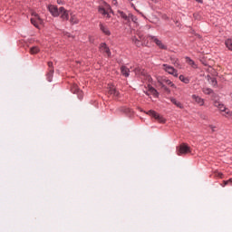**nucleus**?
<instances>
[{
	"instance_id": "obj_9",
	"label": "nucleus",
	"mask_w": 232,
	"mask_h": 232,
	"mask_svg": "<svg viewBox=\"0 0 232 232\" xmlns=\"http://www.w3.org/2000/svg\"><path fill=\"white\" fill-rule=\"evenodd\" d=\"M100 51L102 52V53H105L107 57H111V52H110V48L108 47V45H106V44H101Z\"/></svg>"
},
{
	"instance_id": "obj_10",
	"label": "nucleus",
	"mask_w": 232,
	"mask_h": 232,
	"mask_svg": "<svg viewBox=\"0 0 232 232\" xmlns=\"http://www.w3.org/2000/svg\"><path fill=\"white\" fill-rule=\"evenodd\" d=\"M48 10L53 17H59V8H57L56 5H49Z\"/></svg>"
},
{
	"instance_id": "obj_18",
	"label": "nucleus",
	"mask_w": 232,
	"mask_h": 232,
	"mask_svg": "<svg viewBox=\"0 0 232 232\" xmlns=\"http://www.w3.org/2000/svg\"><path fill=\"white\" fill-rule=\"evenodd\" d=\"M170 102H172V104H175V106H177V108H179L180 110H182L184 108V105H182V103L179 101H177V99L175 98H171Z\"/></svg>"
},
{
	"instance_id": "obj_28",
	"label": "nucleus",
	"mask_w": 232,
	"mask_h": 232,
	"mask_svg": "<svg viewBox=\"0 0 232 232\" xmlns=\"http://www.w3.org/2000/svg\"><path fill=\"white\" fill-rule=\"evenodd\" d=\"M127 21H132V23H137V16L133 15L132 14H129Z\"/></svg>"
},
{
	"instance_id": "obj_39",
	"label": "nucleus",
	"mask_w": 232,
	"mask_h": 232,
	"mask_svg": "<svg viewBox=\"0 0 232 232\" xmlns=\"http://www.w3.org/2000/svg\"><path fill=\"white\" fill-rule=\"evenodd\" d=\"M196 2L202 4V3H204V0H196Z\"/></svg>"
},
{
	"instance_id": "obj_12",
	"label": "nucleus",
	"mask_w": 232,
	"mask_h": 232,
	"mask_svg": "<svg viewBox=\"0 0 232 232\" xmlns=\"http://www.w3.org/2000/svg\"><path fill=\"white\" fill-rule=\"evenodd\" d=\"M121 73L123 75V77H130V68L122 65L121 67Z\"/></svg>"
},
{
	"instance_id": "obj_20",
	"label": "nucleus",
	"mask_w": 232,
	"mask_h": 232,
	"mask_svg": "<svg viewBox=\"0 0 232 232\" xmlns=\"http://www.w3.org/2000/svg\"><path fill=\"white\" fill-rule=\"evenodd\" d=\"M134 72L136 73V75L146 76V71L142 70L140 67H136L134 69Z\"/></svg>"
},
{
	"instance_id": "obj_14",
	"label": "nucleus",
	"mask_w": 232,
	"mask_h": 232,
	"mask_svg": "<svg viewBox=\"0 0 232 232\" xmlns=\"http://www.w3.org/2000/svg\"><path fill=\"white\" fill-rule=\"evenodd\" d=\"M100 30L105 35H111V33L110 32V29H108V26L100 24Z\"/></svg>"
},
{
	"instance_id": "obj_19",
	"label": "nucleus",
	"mask_w": 232,
	"mask_h": 232,
	"mask_svg": "<svg viewBox=\"0 0 232 232\" xmlns=\"http://www.w3.org/2000/svg\"><path fill=\"white\" fill-rule=\"evenodd\" d=\"M39 52H41V49H39L37 46H33L29 50V53H31V55H35L39 53Z\"/></svg>"
},
{
	"instance_id": "obj_35",
	"label": "nucleus",
	"mask_w": 232,
	"mask_h": 232,
	"mask_svg": "<svg viewBox=\"0 0 232 232\" xmlns=\"http://www.w3.org/2000/svg\"><path fill=\"white\" fill-rule=\"evenodd\" d=\"M222 173L221 172H217L216 177H219V179H222Z\"/></svg>"
},
{
	"instance_id": "obj_16",
	"label": "nucleus",
	"mask_w": 232,
	"mask_h": 232,
	"mask_svg": "<svg viewBox=\"0 0 232 232\" xmlns=\"http://www.w3.org/2000/svg\"><path fill=\"white\" fill-rule=\"evenodd\" d=\"M71 18H70V23L71 24H79V18H77L76 14H70Z\"/></svg>"
},
{
	"instance_id": "obj_24",
	"label": "nucleus",
	"mask_w": 232,
	"mask_h": 232,
	"mask_svg": "<svg viewBox=\"0 0 232 232\" xmlns=\"http://www.w3.org/2000/svg\"><path fill=\"white\" fill-rule=\"evenodd\" d=\"M179 81L185 84H189V78L185 77L184 75H179Z\"/></svg>"
},
{
	"instance_id": "obj_40",
	"label": "nucleus",
	"mask_w": 232,
	"mask_h": 232,
	"mask_svg": "<svg viewBox=\"0 0 232 232\" xmlns=\"http://www.w3.org/2000/svg\"><path fill=\"white\" fill-rule=\"evenodd\" d=\"M122 111L126 113V111H128V109H123Z\"/></svg>"
},
{
	"instance_id": "obj_26",
	"label": "nucleus",
	"mask_w": 232,
	"mask_h": 232,
	"mask_svg": "<svg viewBox=\"0 0 232 232\" xmlns=\"http://www.w3.org/2000/svg\"><path fill=\"white\" fill-rule=\"evenodd\" d=\"M170 61L174 66H180V63H179V58H175L173 56L170 57Z\"/></svg>"
},
{
	"instance_id": "obj_30",
	"label": "nucleus",
	"mask_w": 232,
	"mask_h": 232,
	"mask_svg": "<svg viewBox=\"0 0 232 232\" xmlns=\"http://www.w3.org/2000/svg\"><path fill=\"white\" fill-rule=\"evenodd\" d=\"M223 115L224 117L229 118V117H232V112L231 111H229V109H227V111H225Z\"/></svg>"
},
{
	"instance_id": "obj_6",
	"label": "nucleus",
	"mask_w": 232,
	"mask_h": 232,
	"mask_svg": "<svg viewBox=\"0 0 232 232\" xmlns=\"http://www.w3.org/2000/svg\"><path fill=\"white\" fill-rule=\"evenodd\" d=\"M31 23L35 26V28H39V24H43V19L39 17V14H34L33 17L31 18Z\"/></svg>"
},
{
	"instance_id": "obj_27",
	"label": "nucleus",
	"mask_w": 232,
	"mask_h": 232,
	"mask_svg": "<svg viewBox=\"0 0 232 232\" xmlns=\"http://www.w3.org/2000/svg\"><path fill=\"white\" fill-rule=\"evenodd\" d=\"M52 77H53V68L49 69V72L47 73L49 82H52Z\"/></svg>"
},
{
	"instance_id": "obj_1",
	"label": "nucleus",
	"mask_w": 232,
	"mask_h": 232,
	"mask_svg": "<svg viewBox=\"0 0 232 232\" xmlns=\"http://www.w3.org/2000/svg\"><path fill=\"white\" fill-rule=\"evenodd\" d=\"M98 12L99 14H102V15H103L104 17L110 19V14H111V6L104 2L103 5L99 6Z\"/></svg>"
},
{
	"instance_id": "obj_17",
	"label": "nucleus",
	"mask_w": 232,
	"mask_h": 232,
	"mask_svg": "<svg viewBox=\"0 0 232 232\" xmlns=\"http://www.w3.org/2000/svg\"><path fill=\"white\" fill-rule=\"evenodd\" d=\"M186 63H187V64H188L189 66H191L194 69L198 68V66L195 63V61H193L189 57H186Z\"/></svg>"
},
{
	"instance_id": "obj_38",
	"label": "nucleus",
	"mask_w": 232,
	"mask_h": 232,
	"mask_svg": "<svg viewBox=\"0 0 232 232\" xmlns=\"http://www.w3.org/2000/svg\"><path fill=\"white\" fill-rule=\"evenodd\" d=\"M112 5H117V0H112Z\"/></svg>"
},
{
	"instance_id": "obj_33",
	"label": "nucleus",
	"mask_w": 232,
	"mask_h": 232,
	"mask_svg": "<svg viewBox=\"0 0 232 232\" xmlns=\"http://www.w3.org/2000/svg\"><path fill=\"white\" fill-rule=\"evenodd\" d=\"M210 82H211L212 86H217V84H218L217 79H215V78H211Z\"/></svg>"
},
{
	"instance_id": "obj_31",
	"label": "nucleus",
	"mask_w": 232,
	"mask_h": 232,
	"mask_svg": "<svg viewBox=\"0 0 232 232\" xmlns=\"http://www.w3.org/2000/svg\"><path fill=\"white\" fill-rule=\"evenodd\" d=\"M119 14L122 17V19H125V21H128V15L124 14V12L120 11Z\"/></svg>"
},
{
	"instance_id": "obj_13",
	"label": "nucleus",
	"mask_w": 232,
	"mask_h": 232,
	"mask_svg": "<svg viewBox=\"0 0 232 232\" xmlns=\"http://www.w3.org/2000/svg\"><path fill=\"white\" fill-rule=\"evenodd\" d=\"M192 99L193 101H195V102H197V104H198L199 106H204V99L200 98L199 96L194 94L192 95Z\"/></svg>"
},
{
	"instance_id": "obj_23",
	"label": "nucleus",
	"mask_w": 232,
	"mask_h": 232,
	"mask_svg": "<svg viewBox=\"0 0 232 232\" xmlns=\"http://www.w3.org/2000/svg\"><path fill=\"white\" fill-rule=\"evenodd\" d=\"M162 82H164L165 84H168V86H171L172 88L175 87V84L169 79L164 78L162 80Z\"/></svg>"
},
{
	"instance_id": "obj_22",
	"label": "nucleus",
	"mask_w": 232,
	"mask_h": 232,
	"mask_svg": "<svg viewBox=\"0 0 232 232\" xmlns=\"http://www.w3.org/2000/svg\"><path fill=\"white\" fill-rule=\"evenodd\" d=\"M109 93L110 95H113L114 97H119V92L113 86L110 87Z\"/></svg>"
},
{
	"instance_id": "obj_4",
	"label": "nucleus",
	"mask_w": 232,
	"mask_h": 232,
	"mask_svg": "<svg viewBox=\"0 0 232 232\" xmlns=\"http://www.w3.org/2000/svg\"><path fill=\"white\" fill-rule=\"evenodd\" d=\"M132 42L134 44H136L138 47L142 46L143 44H148V41L146 40V37L139 34V38L133 37Z\"/></svg>"
},
{
	"instance_id": "obj_15",
	"label": "nucleus",
	"mask_w": 232,
	"mask_h": 232,
	"mask_svg": "<svg viewBox=\"0 0 232 232\" xmlns=\"http://www.w3.org/2000/svg\"><path fill=\"white\" fill-rule=\"evenodd\" d=\"M72 93H76L78 95L79 99H82V92L81 90H79V88L77 87V85H73L72 87Z\"/></svg>"
},
{
	"instance_id": "obj_36",
	"label": "nucleus",
	"mask_w": 232,
	"mask_h": 232,
	"mask_svg": "<svg viewBox=\"0 0 232 232\" xmlns=\"http://www.w3.org/2000/svg\"><path fill=\"white\" fill-rule=\"evenodd\" d=\"M209 128L212 130V131H215V126H213V125H209Z\"/></svg>"
},
{
	"instance_id": "obj_2",
	"label": "nucleus",
	"mask_w": 232,
	"mask_h": 232,
	"mask_svg": "<svg viewBox=\"0 0 232 232\" xmlns=\"http://www.w3.org/2000/svg\"><path fill=\"white\" fill-rule=\"evenodd\" d=\"M189 153H192L191 147L186 143H183L177 148L178 155H188Z\"/></svg>"
},
{
	"instance_id": "obj_29",
	"label": "nucleus",
	"mask_w": 232,
	"mask_h": 232,
	"mask_svg": "<svg viewBox=\"0 0 232 232\" xmlns=\"http://www.w3.org/2000/svg\"><path fill=\"white\" fill-rule=\"evenodd\" d=\"M203 93H205L206 95H210V93H213V90H211L210 88H204Z\"/></svg>"
},
{
	"instance_id": "obj_41",
	"label": "nucleus",
	"mask_w": 232,
	"mask_h": 232,
	"mask_svg": "<svg viewBox=\"0 0 232 232\" xmlns=\"http://www.w3.org/2000/svg\"><path fill=\"white\" fill-rule=\"evenodd\" d=\"M57 3H58V5H61V0H58Z\"/></svg>"
},
{
	"instance_id": "obj_32",
	"label": "nucleus",
	"mask_w": 232,
	"mask_h": 232,
	"mask_svg": "<svg viewBox=\"0 0 232 232\" xmlns=\"http://www.w3.org/2000/svg\"><path fill=\"white\" fill-rule=\"evenodd\" d=\"M227 184H230V186H232V179H231L227 180V181H223L222 187L226 188V186H227Z\"/></svg>"
},
{
	"instance_id": "obj_8",
	"label": "nucleus",
	"mask_w": 232,
	"mask_h": 232,
	"mask_svg": "<svg viewBox=\"0 0 232 232\" xmlns=\"http://www.w3.org/2000/svg\"><path fill=\"white\" fill-rule=\"evenodd\" d=\"M147 39H151V41H153V43H155L157 46H159V48H160L161 50H166V45H164V44H162V42L157 37L149 35L147 36Z\"/></svg>"
},
{
	"instance_id": "obj_5",
	"label": "nucleus",
	"mask_w": 232,
	"mask_h": 232,
	"mask_svg": "<svg viewBox=\"0 0 232 232\" xmlns=\"http://www.w3.org/2000/svg\"><path fill=\"white\" fill-rule=\"evenodd\" d=\"M163 70L167 72V73H169V75H173L174 77H179V72H177V70L173 68L171 65L163 64Z\"/></svg>"
},
{
	"instance_id": "obj_11",
	"label": "nucleus",
	"mask_w": 232,
	"mask_h": 232,
	"mask_svg": "<svg viewBox=\"0 0 232 232\" xmlns=\"http://www.w3.org/2000/svg\"><path fill=\"white\" fill-rule=\"evenodd\" d=\"M214 106L215 108H218V110L220 111H227V108H226V106H224V104L220 103V102H214Z\"/></svg>"
},
{
	"instance_id": "obj_7",
	"label": "nucleus",
	"mask_w": 232,
	"mask_h": 232,
	"mask_svg": "<svg viewBox=\"0 0 232 232\" xmlns=\"http://www.w3.org/2000/svg\"><path fill=\"white\" fill-rule=\"evenodd\" d=\"M59 15L63 21H68L70 19V14L64 7H59Z\"/></svg>"
},
{
	"instance_id": "obj_21",
	"label": "nucleus",
	"mask_w": 232,
	"mask_h": 232,
	"mask_svg": "<svg viewBox=\"0 0 232 232\" xmlns=\"http://www.w3.org/2000/svg\"><path fill=\"white\" fill-rule=\"evenodd\" d=\"M147 95H154V97H158L159 96V92L155 90V88L150 87L149 89V92H146Z\"/></svg>"
},
{
	"instance_id": "obj_25",
	"label": "nucleus",
	"mask_w": 232,
	"mask_h": 232,
	"mask_svg": "<svg viewBox=\"0 0 232 232\" xmlns=\"http://www.w3.org/2000/svg\"><path fill=\"white\" fill-rule=\"evenodd\" d=\"M225 44L227 46V48L228 50H230V52H232V39H227L226 42H225Z\"/></svg>"
},
{
	"instance_id": "obj_34",
	"label": "nucleus",
	"mask_w": 232,
	"mask_h": 232,
	"mask_svg": "<svg viewBox=\"0 0 232 232\" xmlns=\"http://www.w3.org/2000/svg\"><path fill=\"white\" fill-rule=\"evenodd\" d=\"M48 67H49V70H52V68H53V63L48 62Z\"/></svg>"
},
{
	"instance_id": "obj_3",
	"label": "nucleus",
	"mask_w": 232,
	"mask_h": 232,
	"mask_svg": "<svg viewBox=\"0 0 232 232\" xmlns=\"http://www.w3.org/2000/svg\"><path fill=\"white\" fill-rule=\"evenodd\" d=\"M148 115H150V117H153V119L157 120L158 122H160V124H164V122H166V119H164L162 116H160L159 113H157L155 111H149L147 112Z\"/></svg>"
},
{
	"instance_id": "obj_37",
	"label": "nucleus",
	"mask_w": 232,
	"mask_h": 232,
	"mask_svg": "<svg viewBox=\"0 0 232 232\" xmlns=\"http://www.w3.org/2000/svg\"><path fill=\"white\" fill-rule=\"evenodd\" d=\"M162 88H164V90H166V92H169V89L168 87H165L164 85H162Z\"/></svg>"
}]
</instances>
